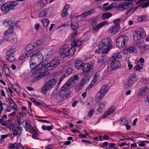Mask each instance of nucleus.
<instances>
[{"label":"nucleus","instance_id":"nucleus-45","mask_svg":"<svg viewBox=\"0 0 149 149\" xmlns=\"http://www.w3.org/2000/svg\"><path fill=\"white\" fill-rule=\"evenodd\" d=\"M36 64H33V65H32V67L33 68H30L32 70V71H33L35 70L38 67L39 65L40 66V67H41V66L42 65H44L43 64H42V65H40L39 64H38V63H36Z\"/></svg>","mask_w":149,"mask_h":149},{"label":"nucleus","instance_id":"nucleus-17","mask_svg":"<svg viewBox=\"0 0 149 149\" xmlns=\"http://www.w3.org/2000/svg\"><path fill=\"white\" fill-rule=\"evenodd\" d=\"M90 78V77L89 75L87 74L85 75L81 81L79 83L78 85L77 86V87H79V89H81V87L84 85V84L89 81Z\"/></svg>","mask_w":149,"mask_h":149},{"label":"nucleus","instance_id":"nucleus-52","mask_svg":"<svg viewBox=\"0 0 149 149\" xmlns=\"http://www.w3.org/2000/svg\"><path fill=\"white\" fill-rule=\"evenodd\" d=\"M42 42L40 40H38L36 42H33L34 45H33L34 47H36L37 46L40 45L42 43Z\"/></svg>","mask_w":149,"mask_h":149},{"label":"nucleus","instance_id":"nucleus-14","mask_svg":"<svg viewBox=\"0 0 149 149\" xmlns=\"http://www.w3.org/2000/svg\"><path fill=\"white\" fill-rule=\"evenodd\" d=\"M59 59H55L52 60L49 63H47L46 66L49 68L48 69H52L53 68L57 67L60 63Z\"/></svg>","mask_w":149,"mask_h":149},{"label":"nucleus","instance_id":"nucleus-19","mask_svg":"<svg viewBox=\"0 0 149 149\" xmlns=\"http://www.w3.org/2000/svg\"><path fill=\"white\" fill-rule=\"evenodd\" d=\"M136 81V77L135 74H133V76L130 77L129 78L128 81L126 85L127 87H129L132 85Z\"/></svg>","mask_w":149,"mask_h":149},{"label":"nucleus","instance_id":"nucleus-50","mask_svg":"<svg viewBox=\"0 0 149 149\" xmlns=\"http://www.w3.org/2000/svg\"><path fill=\"white\" fill-rule=\"evenodd\" d=\"M129 121L126 119H123L121 120L120 124L122 125H126L128 124Z\"/></svg>","mask_w":149,"mask_h":149},{"label":"nucleus","instance_id":"nucleus-25","mask_svg":"<svg viewBox=\"0 0 149 149\" xmlns=\"http://www.w3.org/2000/svg\"><path fill=\"white\" fill-rule=\"evenodd\" d=\"M148 88L147 87H144L141 88L137 93V95L138 96L145 94L148 93Z\"/></svg>","mask_w":149,"mask_h":149},{"label":"nucleus","instance_id":"nucleus-51","mask_svg":"<svg viewBox=\"0 0 149 149\" xmlns=\"http://www.w3.org/2000/svg\"><path fill=\"white\" fill-rule=\"evenodd\" d=\"M4 72L7 77H9L10 75V72L9 69H5L4 70Z\"/></svg>","mask_w":149,"mask_h":149},{"label":"nucleus","instance_id":"nucleus-53","mask_svg":"<svg viewBox=\"0 0 149 149\" xmlns=\"http://www.w3.org/2000/svg\"><path fill=\"white\" fill-rule=\"evenodd\" d=\"M103 111V109L102 107H98V108L96 110V112L97 113H100V112H102Z\"/></svg>","mask_w":149,"mask_h":149},{"label":"nucleus","instance_id":"nucleus-18","mask_svg":"<svg viewBox=\"0 0 149 149\" xmlns=\"http://www.w3.org/2000/svg\"><path fill=\"white\" fill-rule=\"evenodd\" d=\"M116 110L115 107L114 106H112L109 108L107 111H106L103 115L102 118H105L108 117V116L110 114L112 113Z\"/></svg>","mask_w":149,"mask_h":149},{"label":"nucleus","instance_id":"nucleus-24","mask_svg":"<svg viewBox=\"0 0 149 149\" xmlns=\"http://www.w3.org/2000/svg\"><path fill=\"white\" fill-rule=\"evenodd\" d=\"M82 44V42L80 40L75 39L71 43V45L72 47L76 46L78 47L81 45Z\"/></svg>","mask_w":149,"mask_h":149},{"label":"nucleus","instance_id":"nucleus-15","mask_svg":"<svg viewBox=\"0 0 149 149\" xmlns=\"http://www.w3.org/2000/svg\"><path fill=\"white\" fill-rule=\"evenodd\" d=\"M12 125L13 127L12 128L13 130V136L18 135L21 133L22 128V127H20L19 125L14 124H12Z\"/></svg>","mask_w":149,"mask_h":149},{"label":"nucleus","instance_id":"nucleus-61","mask_svg":"<svg viewBox=\"0 0 149 149\" xmlns=\"http://www.w3.org/2000/svg\"><path fill=\"white\" fill-rule=\"evenodd\" d=\"M128 67L129 68V69L130 70L132 67L133 65L131 64V63L129 61L128 62Z\"/></svg>","mask_w":149,"mask_h":149},{"label":"nucleus","instance_id":"nucleus-38","mask_svg":"<svg viewBox=\"0 0 149 149\" xmlns=\"http://www.w3.org/2000/svg\"><path fill=\"white\" fill-rule=\"evenodd\" d=\"M78 24L75 22H72L71 25V28L73 30H75L78 28Z\"/></svg>","mask_w":149,"mask_h":149},{"label":"nucleus","instance_id":"nucleus-20","mask_svg":"<svg viewBox=\"0 0 149 149\" xmlns=\"http://www.w3.org/2000/svg\"><path fill=\"white\" fill-rule=\"evenodd\" d=\"M120 26H119L114 25L110 28L108 30V31L110 33H116L119 31Z\"/></svg>","mask_w":149,"mask_h":149},{"label":"nucleus","instance_id":"nucleus-2","mask_svg":"<svg viewBox=\"0 0 149 149\" xmlns=\"http://www.w3.org/2000/svg\"><path fill=\"white\" fill-rule=\"evenodd\" d=\"M70 82L67 81L61 87V90H59L57 95L56 99L59 102L63 101L68 97L71 93L69 87Z\"/></svg>","mask_w":149,"mask_h":149},{"label":"nucleus","instance_id":"nucleus-49","mask_svg":"<svg viewBox=\"0 0 149 149\" xmlns=\"http://www.w3.org/2000/svg\"><path fill=\"white\" fill-rule=\"evenodd\" d=\"M149 49V45H145L143 46V51H141V54L144 53L147 50Z\"/></svg>","mask_w":149,"mask_h":149},{"label":"nucleus","instance_id":"nucleus-62","mask_svg":"<svg viewBox=\"0 0 149 149\" xmlns=\"http://www.w3.org/2000/svg\"><path fill=\"white\" fill-rule=\"evenodd\" d=\"M137 143L138 144L139 146H140L143 147L145 146L144 143L141 142V141L140 142H138Z\"/></svg>","mask_w":149,"mask_h":149},{"label":"nucleus","instance_id":"nucleus-16","mask_svg":"<svg viewBox=\"0 0 149 149\" xmlns=\"http://www.w3.org/2000/svg\"><path fill=\"white\" fill-rule=\"evenodd\" d=\"M34 55L35 57V59H36V63L38 64L41 65V64L43 60V57L42 54L39 52H37Z\"/></svg>","mask_w":149,"mask_h":149},{"label":"nucleus","instance_id":"nucleus-9","mask_svg":"<svg viewBox=\"0 0 149 149\" xmlns=\"http://www.w3.org/2000/svg\"><path fill=\"white\" fill-rule=\"evenodd\" d=\"M44 67V65H42L41 67L39 65L35 70L32 71L33 76L35 78H36V79L39 80L47 74L46 72H43L42 73L41 72V70Z\"/></svg>","mask_w":149,"mask_h":149},{"label":"nucleus","instance_id":"nucleus-46","mask_svg":"<svg viewBox=\"0 0 149 149\" xmlns=\"http://www.w3.org/2000/svg\"><path fill=\"white\" fill-rule=\"evenodd\" d=\"M28 53H23L20 57V60H24V59L27 58L28 57Z\"/></svg>","mask_w":149,"mask_h":149},{"label":"nucleus","instance_id":"nucleus-37","mask_svg":"<svg viewBox=\"0 0 149 149\" xmlns=\"http://www.w3.org/2000/svg\"><path fill=\"white\" fill-rule=\"evenodd\" d=\"M47 11L46 10H44L40 12L39 14V17H44L47 15Z\"/></svg>","mask_w":149,"mask_h":149},{"label":"nucleus","instance_id":"nucleus-58","mask_svg":"<svg viewBox=\"0 0 149 149\" xmlns=\"http://www.w3.org/2000/svg\"><path fill=\"white\" fill-rule=\"evenodd\" d=\"M81 15L84 17H85L89 15L88 13V11L85 12L83 13H82Z\"/></svg>","mask_w":149,"mask_h":149},{"label":"nucleus","instance_id":"nucleus-60","mask_svg":"<svg viewBox=\"0 0 149 149\" xmlns=\"http://www.w3.org/2000/svg\"><path fill=\"white\" fill-rule=\"evenodd\" d=\"M95 11V10L94 9H91L88 12V13L89 15H90L91 14H92L93 13H94Z\"/></svg>","mask_w":149,"mask_h":149},{"label":"nucleus","instance_id":"nucleus-10","mask_svg":"<svg viewBox=\"0 0 149 149\" xmlns=\"http://www.w3.org/2000/svg\"><path fill=\"white\" fill-rule=\"evenodd\" d=\"M109 88V86L107 84L102 86L98 92V93L100 94V95H98L97 99L99 100L102 99L106 93L108 92Z\"/></svg>","mask_w":149,"mask_h":149},{"label":"nucleus","instance_id":"nucleus-4","mask_svg":"<svg viewBox=\"0 0 149 149\" xmlns=\"http://www.w3.org/2000/svg\"><path fill=\"white\" fill-rule=\"evenodd\" d=\"M75 68L78 70H82V73L86 74L88 73L92 69V66L89 63H80L79 61H77L74 63Z\"/></svg>","mask_w":149,"mask_h":149},{"label":"nucleus","instance_id":"nucleus-44","mask_svg":"<svg viewBox=\"0 0 149 149\" xmlns=\"http://www.w3.org/2000/svg\"><path fill=\"white\" fill-rule=\"evenodd\" d=\"M36 127L33 126L31 129V131L29 132L34 134H38V131L36 130Z\"/></svg>","mask_w":149,"mask_h":149},{"label":"nucleus","instance_id":"nucleus-32","mask_svg":"<svg viewBox=\"0 0 149 149\" xmlns=\"http://www.w3.org/2000/svg\"><path fill=\"white\" fill-rule=\"evenodd\" d=\"M137 19L139 22L146 21L148 20V18L146 16H141L138 17Z\"/></svg>","mask_w":149,"mask_h":149},{"label":"nucleus","instance_id":"nucleus-56","mask_svg":"<svg viewBox=\"0 0 149 149\" xmlns=\"http://www.w3.org/2000/svg\"><path fill=\"white\" fill-rule=\"evenodd\" d=\"M76 36V34L74 32H72L70 35V40L74 38H75Z\"/></svg>","mask_w":149,"mask_h":149},{"label":"nucleus","instance_id":"nucleus-31","mask_svg":"<svg viewBox=\"0 0 149 149\" xmlns=\"http://www.w3.org/2000/svg\"><path fill=\"white\" fill-rule=\"evenodd\" d=\"M112 16V14L110 12L105 13L102 15V19L104 20L106 19H108Z\"/></svg>","mask_w":149,"mask_h":149},{"label":"nucleus","instance_id":"nucleus-5","mask_svg":"<svg viewBox=\"0 0 149 149\" xmlns=\"http://www.w3.org/2000/svg\"><path fill=\"white\" fill-rule=\"evenodd\" d=\"M75 49V47L70 48L68 45H65L61 46L59 53L61 54H63L65 56H71L74 54Z\"/></svg>","mask_w":149,"mask_h":149},{"label":"nucleus","instance_id":"nucleus-55","mask_svg":"<svg viewBox=\"0 0 149 149\" xmlns=\"http://www.w3.org/2000/svg\"><path fill=\"white\" fill-rule=\"evenodd\" d=\"M97 21L95 19H93L91 22L92 27L96 25Z\"/></svg>","mask_w":149,"mask_h":149},{"label":"nucleus","instance_id":"nucleus-21","mask_svg":"<svg viewBox=\"0 0 149 149\" xmlns=\"http://www.w3.org/2000/svg\"><path fill=\"white\" fill-rule=\"evenodd\" d=\"M108 22L107 21H104L101 22L98 24L92 27V29L93 30H95L98 31L99 29L102 27L103 26L106 25L108 23Z\"/></svg>","mask_w":149,"mask_h":149},{"label":"nucleus","instance_id":"nucleus-11","mask_svg":"<svg viewBox=\"0 0 149 149\" xmlns=\"http://www.w3.org/2000/svg\"><path fill=\"white\" fill-rule=\"evenodd\" d=\"M16 51V49L15 48H12L8 51L6 53V59L10 62L13 61L15 60L13 54Z\"/></svg>","mask_w":149,"mask_h":149},{"label":"nucleus","instance_id":"nucleus-39","mask_svg":"<svg viewBox=\"0 0 149 149\" xmlns=\"http://www.w3.org/2000/svg\"><path fill=\"white\" fill-rule=\"evenodd\" d=\"M127 50L130 53H135L136 52V48L133 46L129 47L127 49Z\"/></svg>","mask_w":149,"mask_h":149},{"label":"nucleus","instance_id":"nucleus-34","mask_svg":"<svg viewBox=\"0 0 149 149\" xmlns=\"http://www.w3.org/2000/svg\"><path fill=\"white\" fill-rule=\"evenodd\" d=\"M122 55L121 54L118 52L114 54L110 59H113V60H117V59H120Z\"/></svg>","mask_w":149,"mask_h":149},{"label":"nucleus","instance_id":"nucleus-35","mask_svg":"<svg viewBox=\"0 0 149 149\" xmlns=\"http://www.w3.org/2000/svg\"><path fill=\"white\" fill-rule=\"evenodd\" d=\"M25 128L26 131L28 132L31 131V126L29 122L27 121L25 122Z\"/></svg>","mask_w":149,"mask_h":149},{"label":"nucleus","instance_id":"nucleus-36","mask_svg":"<svg viewBox=\"0 0 149 149\" xmlns=\"http://www.w3.org/2000/svg\"><path fill=\"white\" fill-rule=\"evenodd\" d=\"M9 105L11 108L12 109H13L15 110H16L17 106V104L14 102H11L10 101H8Z\"/></svg>","mask_w":149,"mask_h":149},{"label":"nucleus","instance_id":"nucleus-13","mask_svg":"<svg viewBox=\"0 0 149 149\" xmlns=\"http://www.w3.org/2000/svg\"><path fill=\"white\" fill-rule=\"evenodd\" d=\"M110 59L109 63L110 66L113 70L117 69L119 68L121 66L120 62L118 60H115Z\"/></svg>","mask_w":149,"mask_h":149},{"label":"nucleus","instance_id":"nucleus-6","mask_svg":"<svg viewBox=\"0 0 149 149\" xmlns=\"http://www.w3.org/2000/svg\"><path fill=\"white\" fill-rule=\"evenodd\" d=\"M128 37L125 35H120L117 38L116 45L120 48H124L127 46Z\"/></svg>","mask_w":149,"mask_h":149},{"label":"nucleus","instance_id":"nucleus-30","mask_svg":"<svg viewBox=\"0 0 149 149\" xmlns=\"http://www.w3.org/2000/svg\"><path fill=\"white\" fill-rule=\"evenodd\" d=\"M117 4L116 3H113L110 4L107 7H103V10L105 11H107L110 9L114 8L116 6Z\"/></svg>","mask_w":149,"mask_h":149},{"label":"nucleus","instance_id":"nucleus-47","mask_svg":"<svg viewBox=\"0 0 149 149\" xmlns=\"http://www.w3.org/2000/svg\"><path fill=\"white\" fill-rule=\"evenodd\" d=\"M121 20V19L120 18H118L117 19H115L113 21V22L114 23L115 25L119 26H120V25L119 24V22Z\"/></svg>","mask_w":149,"mask_h":149},{"label":"nucleus","instance_id":"nucleus-48","mask_svg":"<svg viewBox=\"0 0 149 149\" xmlns=\"http://www.w3.org/2000/svg\"><path fill=\"white\" fill-rule=\"evenodd\" d=\"M72 73V70L71 68H69L66 71L65 74L67 76H68V75Z\"/></svg>","mask_w":149,"mask_h":149},{"label":"nucleus","instance_id":"nucleus-8","mask_svg":"<svg viewBox=\"0 0 149 149\" xmlns=\"http://www.w3.org/2000/svg\"><path fill=\"white\" fill-rule=\"evenodd\" d=\"M146 32L143 28H140L135 31V34L133 36V40L138 41L141 39H143L146 36Z\"/></svg>","mask_w":149,"mask_h":149},{"label":"nucleus","instance_id":"nucleus-22","mask_svg":"<svg viewBox=\"0 0 149 149\" xmlns=\"http://www.w3.org/2000/svg\"><path fill=\"white\" fill-rule=\"evenodd\" d=\"M100 77V75L98 72H96L94 74L93 78L90 84L89 85V86L91 87H92L95 84L98 80V78Z\"/></svg>","mask_w":149,"mask_h":149},{"label":"nucleus","instance_id":"nucleus-42","mask_svg":"<svg viewBox=\"0 0 149 149\" xmlns=\"http://www.w3.org/2000/svg\"><path fill=\"white\" fill-rule=\"evenodd\" d=\"M47 0H41L39 1L38 4L40 6L43 7L47 4Z\"/></svg>","mask_w":149,"mask_h":149},{"label":"nucleus","instance_id":"nucleus-54","mask_svg":"<svg viewBox=\"0 0 149 149\" xmlns=\"http://www.w3.org/2000/svg\"><path fill=\"white\" fill-rule=\"evenodd\" d=\"M94 109H92L90 111L88 112V115L90 117H91L94 112Z\"/></svg>","mask_w":149,"mask_h":149},{"label":"nucleus","instance_id":"nucleus-40","mask_svg":"<svg viewBox=\"0 0 149 149\" xmlns=\"http://www.w3.org/2000/svg\"><path fill=\"white\" fill-rule=\"evenodd\" d=\"M143 67V65L142 64L140 63L134 66L133 69L136 71H139L142 69Z\"/></svg>","mask_w":149,"mask_h":149},{"label":"nucleus","instance_id":"nucleus-43","mask_svg":"<svg viewBox=\"0 0 149 149\" xmlns=\"http://www.w3.org/2000/svg\"><path fill=\"white\" fill-rule=\"evenodd\" d=\"M13 89L16 92L19 91L20 90V87L19 85L17 84H14L13 86Z\"/></svg>","mask_w":149,"mask_h":149},{"label":"nucleus","instance_id":"nucleus-12","mask_svg":"<svg viewBox=\"0 0 149 149\" xmlns=\"http://www.w3.org/2000/svg\"><path fill=\"white\" fill-rule=\"evenodd\" d=\"M133 5V3L131 2H125L117 6L116 9L118 10L122 11L127 9L131 7Z\"/></svg>","mask_w":149,"mask_h":149},{"label":"nucleus","instance_id":"nucleus-59","mask_svg":"<svg viewBox=\"0 0 149 149\" xmlns=\"http://www.w3.org/2000/svg\"><path fill=\"white\" fill-rule=\"evenodd\" d=\"M34 45V43H32L31 44L29 45L28 47L30 48V50L32 49L35 47H34V46L33 45Z\"/></svg>","mask_w":149,"mask_h":149},{"label":"nucleus","instance_id":"nucleus-64","mask_svg":"<svg viewBox=\"0 0 149 149\" xmlns=\"http://www.w3.org/2000/svg\"><path fill=\"white\" fill-rule=\"evenodd\" d=\"M53 128V126L52 125L48 126L47 127V130L48 131H50Z\"/></svg>","mask_w":149,"mask_h":149},{"label":"nucleus","instance_id":"nucleus-33","mask_svg":"<svg viewBox=\"0 0 149 149\" xmlns=\"http://www.w3.org/2000/svg\"><path fill=\"white\" fill-rule=\"evenodd\" d=\"M106 60V58L104 56L100 57L97 60V63L100 65H102L104 63Z\"/></svg>","mask_w":149,"mask_h":149},{"label":"nucleus","instance_id":"nucleus-7","mask_svg":"<svg viewBox=\"0 0 149 149\" xmlns=\"http://www.w3.org/2000/svg\"><path fill=\"white\" fill-rule=\"evenodd\" d=\"M17 4L18 3L15 1L6 3L1 6V11L3 13H7L10 10L13 9Z\"/></svg>","mask_w":149,"mask_h":149},{"label":"nucleus","instance_id":"nucleus-3","mask_svg":"<svg viewBox=\"0 0 149 149\" xmlns=\"http://www.w3.org/2000/svg\"><path fill=\"white\" fill-rule=\"evenodd\" d=\"M111 42V39L109 38L103 39L100 43L98 46L99 49L104 50L102 53H107L109 49L112 46Z\"/></svg>","mask_w":149,"mask_h":149},{"label":"nucleus","instance_id":"nucleus-41","mask_svg":"<svg viewBox=\"0 0 149 149\" xmlns=\"http://www.w3.org/2000/svg\"><path fill=\"white\" fill-rule=\"evenodd\" d=\"M41 21L43 25L45 26H47L49 23V20L46 19H42Z\"/></svg>","mask_w":149,"mask_h":149},{"label":"nucleus","instance_id":"nucleus-63","mask_svg":"<svg viewBox=\"0 0 149 149\" xmlns=\"http://www.w3.org/2000/svg\"><path fill=\"white\" fill-rule=\"evenodd\" d=\"M58 89L57 88H55L54 89L53 91L52 92V94L54 95L56 94L57 93Z\"/></svg>","mask_w":149,"mask_h":149},{"label":"nucleus","instance_id":"nucleus-28","mask_svg":"<svg viewBox=\"0 0 149 149\" xmlns=\"http://www.w3.org/2000/svg\"><path fill=\"white\" fill-rule=\"evenodd\" d=\"M22 146L20 143H15L12 144L8 147L9 148H13L15 149H19V148H21Z\"/></svg>","mask_w":149,"mask_h":149},{"label":"nucleus","instance_id":"nucleus-1","mask_svg":"<svg viewBox=\"0 0 149 149\" xmlns=\"http://www.w3.org/2000/svg\"><path fill=\"white\" fill-rule=\"evenodd\" d=\"M3 24L5 25H8L10 27L8 30L6 31L4 33L3 39L8 41L9 39L10 41L11 42L14 41L15 37H12V34H13L14 30L13 28L15 26H17L18 25V23L15 22L10 18H7L3 21Z\"/></svg>","mask_w":149,"mask_h":149},{"label":"nucleus","instance_id":"nucleus-26","mask_svg":"<svg viewBox=\"0 0 149 149\" xmlns=\"http://www.w3.org/2000/svg\"><path fill=\"white\" fill-rule=\"evenodd\" d=\"M70 7L69 5H65V6L64 9L63 10L61 14V16L62 17H65L68 15V8Z\"/></svg>","mask_w":149,"mask_h":149},{"label":"nucleus","instance_id":"nucleus-57","mask_svg":"<svg viewBox=\"0 0 149 149\" xmlns=\"http://www.w3.org/2000/svg\"><path fill=\"white\" fill-rule=\"evenodd\" d=\"M149 6V0L145 3L142 6V8H146Z\"/></svg>","mask_w":149,"mask_h":149},{"label":"nucleus","instance_id":"nucleus-29","mask_svg":"<svg viewBox=\"0 0 149 149\" xmlns=\"http://www.w3.org/2000/svg\"><path fill=\"white\" fill-rule=\"evenodd\" d=\"M35 57L34 54L32 55L31 58V60L29 61L30 68H33L32 65H33V64H35L37 63L36 61V59H35Z\"/></svg>","mask_w":149,"mask_h":149},{"label":"nucleus","instance_id":"nucleus-23","mask_svg":"<svg viewBox=\"0 0 149 149\" xmlns=\"http://www.w3.org/2000/svg\"><path fill=\"white\" fill-rule=\"evenodd\" d=\"M57 82V81L56 79L53 78L47 81L46 83L50 88H51L56 85Z\"/></svg>","mask_w":149,"mask_h":149},{"label":"nucleus","instance_id":"nucleus-27","mask_svg":"<svg viewBox=\"0 0 149 149\" xmlns=\"http://www.w3.org/2000/svg\"><path fill=\"white\" fill-rule=\"evenodd\" d=\"M51 89L45 83L42 86L41 89V92L44 94H46L47 91Z\"/></svg>","mask_w":149,"mask_h":149}]
</instances>
